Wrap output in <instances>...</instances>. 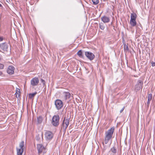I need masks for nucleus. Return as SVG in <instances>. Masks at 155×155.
<instances>
[{"instance_id": "a211bd4d", "label": "nucleus", "mask_w": 155, "mask_h": 155, "mask_svg": "<svg viewBox=\"0 0 155 155\" xmlns=\"http://www.w3.org/2000/svg\"><path fill=\"white\" fill-rule=\"evenodd\" d=\"M37 94V92H35V93L32 94H29L28 95L29 98L32 99L34 97L35 95Z\"/></svg>"}, {"instance_id": "423d86ee", "label": "nucleus", "mask_w": 155, "mask_h": 155, "mask_svg": "<svg viewBox=\"0 0 155 155\" xmlns=\"http://www.w3.org/2000/svg\"><path fill=\"white\" fill-rule=\"evenodd\" d=\"M45 137L47 140H51L53 137V134L51 131H46L45 133Z\"/></svg>"}, {"instance_id": "2f4dec72", "label": "nucleus", "mask_w": 155, "mask_h": 155, "mask_svg": "<svg viewBox=\"0 0 155 155\" xmlns=\"http://www.w3.org/2000/svg\"><path fill=\"white\" fill-rule=\"evenodd\" d=\"M102 143H103V145L104 147V149H105V150H106V147L105 146H104V142H102Z\"/></svg>"}, {"instance_id": "ddd939ff", "label": "nucleus", "mask_w": 155, "mask_h": 155, "mask_svg": "<svg viewBox=\"0 0 155 155\" xmlns=\"http://www.w3.org/2000/svg\"><path fill=\"white\" fill-rule=\"evenodd\" d=\"M64 98L65 100L69 99L71 96V94L69 92H64L63 93Z\"/></svg>"}, {"instance_id": "9b49d317", "label": "nucleus", "mask_w": 155, "mask_h": 155, "mask_svg": "<svg viewBox=\"0 0 155 155\" xmlns=\"http://www.w3.org/2000/svg\"><path fill=\"white\" fill-rule=\"evenodd\" d=\"M102 21L104 23H108L110 21V18L105 15H104L101 18Z\"/></svg>"}, {"instance_id": "0eeeda50", "label": "nucleus", "mask_w": 155, "mask_h": 155, "mask_svg": "<svg viewBox=\"0 0 155 155\" xmlns=\"http://www.w3.org/2000/svg\"><path fill=\"white\" fill-rule=\"evenodd\" d=\"M85 55L90 61L93 60L95 57L93 53L89 51H85Z\"/></svg>"}, {"instance_id": "f3484780", "label": "nucleus", "mask_w": 155, "mask_h": 155, "mask_svg": "<svg viewBox=\"0 0 155 155\" xmlns=\"http://www.w3.org/2000/svg\"><path fill=\"white\" fill-rule=\"evenodd\" d=\"M17 155H22L23 149H17Z\"/></svg>"}, {"instance_id": "f03ea898", "label": "nucleus", "mask_w": 155, "mask_h": 155, "mask_svg": "<svg viewBox=\"0 0 155 155\" xmlns=\"http://www.w3.org/2000/svg\"><path fill=\"white\" fill-rule=\"evenodd\" d=\"M70 118L65 117L61 125V129L65 134L69 124Z\"/></svg>"}, {"instance_id": "b1692460", "label": "nucleus", "mask_w": 155, "mask_h": 155, "mask_svg": "<svg viewBox=\"0 0 155 155\" xmlns=\"http://www.w3.org/2000/svg\"><path fill=\"white\" fill-rule=\"evenodd\" d=\"M94 5H96L99 3V0H92Z\"/></svg>"}, {"instance_id": "a878e982", "label": "nucleus", "mask_w": 155, "mask_h": 155, "mask_svg": "<svg viewBox=\"0 0 155 155\" xmlns=\"http://www.w3.org/2000/svg\"><path fill=\"white\" fill-rule=\"evenodd\" d=\"M41 82L43 84V85L44 86H45V81L43 79H41Z\"/></svg>"}, {"instance_id": "cd10ccee", "label": "nucleus", "mask_w": 155, "mask_h": 155, "mask_svg": "<svg viewBox=\"0 0 155 155\" xmlns=\"http://www.w3.org/2000/svg\"><path fill=\"white\" fill-rule=\"evenodd\" d=\"M151 65L152 67H154L155 66V62H154L152 61L151 62Z\"/></svg>"}, {"instance_id": "39448f33", "label": "nucleus", "mask_w": 155, "mask_h": 155, "mask_svg": "<svg viewBox=\"0 0 155 155\" xmlns=\"http://www.w3.org/2000/svg\"><path fill=\"white\" fill-rule=\"evenodd\" d=\"M55 105L58 110H60L63 106V102L61 100H56L55 102Z\"/></svg>"}, {"instance_id": "c9c22d12", "label": "nucleus", "mask_w": 155, "mask_h": 155, "mask_svg": "<svg viewBox=\"0 0 155 155\" xmlns=\"http://www.w3.org/2000/svg\"><path fill=\"white\" fill-rule=\"evenodd\" d=\"M112 22H111V25H112Z\"/></svg>"}, {"instance_id": "4468645a", "label": "nucleus", "mask_w": 155, "mask_h": 155, "mask_svg": "<svg viewBox=\"0 0 155 155\" xmlns=\"http://www.w3.org/2000/svg\"><path fill=\"white\" fill-rule=\"evenodd\" d=\"M136 20H130V23L131 27H134L136 26L137 23Z\"/></svg>"}, {"instance_id": "6e6552de", "label": "nucleus", "mask_w": 155, "mask_h": 155, "mask_svg": "<svg viewBox=\"0 0 155 155\" xmlns=\"http://www.w3.org/2000/svg\"><path fill=\"white\" fill-rule=\"evenodd\" d=\"M8 45L6 43H4L0 44V49L4 51H8Z\"/></svg>"}, {"instance_id": "7ed1b4c3", "label": "nucleus", "mask_w": 155, "mask_h": 155, "mask_svg": "<svg viewBox=\"0 0 155 155\" xmlns=\"http://www.w3.org/2000/svg\"><path fill=\"white\" fill-rule=\"evenodd\" d=\"M60 118L58 115L54 116L52 119L51 124L55 127L58 126L59 124Z\"/></svg>"}, {"instance_id": "20e7f679", "label": "nucleus", "mask_w": 155, "mask_h": 155, "mask_svg": "<svg viewBox=\"0 0 155 155\" xmlns=\"http://www.w3.org/2000/svg\"><path fill=\"white\" fill-rule=\"evenodd\" d=\"M143 81L140 80L138 81L137 84H136L135 87V90L136 91H137L140 89H142L143 87Z\"/></svg>"}, {"instance_id": "393cba45", "label": "nucleus", "mask_w": 155, "mask_h": 155, "mask_svg": "<svg viewBox=\"0 0 155 155\" xmlns=\"http://www.w3.org/2000/svg\"><path fill=\"white\" fill-rule=\"evenodd\" d=\"M152 95L151 94H148V100L151 101L152 99Z\"/></svg>"}, {"instance_id": "72a5a7b5", "label": "nucleus", "mask_w": 155, "mask_h": 155, "mask_svg": "<svg viewBox=\"0 0 155 155\" xmlns=\"http://www.w3.org/2000/svg\"><path fill=\"white\" fill-rule=\"evenodd\" d=\"M125 49H126V50H128V47L127 46L126 47Z\"/></svg>"}, {"instance_id": "f8f14e48", "label": "nucleus", "mask_w": 155, "mask_h": 155, "mask_svg": "<svg viewBox=\"0 0 155 155\" xmlns=\"http://www.w3.org/2000/svg\"><path fill=\"white\" fill-rule=\"evenodd\" d=\"M14 68L12 66H10L8 67L7 70V73L9 74H12L14 73Z\"/></svg>"}, {"instance_id": "1a4fd4ad", "label": "nucleus", "mask_w": 155, "mask_h": 155, "mask_svg": "<svg viewBox=\"0 0 155 155\" xmlns=\"http://www.w3.org/2000/svg\"><path fill=\"white\" fill-rule=\"evenodd\" d=\"M39 82V80L37 77L33 78L31 81V84L33 86H37Z\"/></svg>"}, {"instance_id": "f257e3e1", "label": "nucleus", "mask_w": 155, "mask_h": 155, "mask_svg": "<svg viewBox=\"0 0 155 155\" xmlns=\"http://www.w3.org/2000/svg\"><path fill=\"white\" fill-rule=\"evenodd\" d=\"M114 130V127H111L107 131H106L105 134L104 142L107 144L111 139Z\"/></svg>"}, {"instance_id": "aec40b11", "label": "nucleus", "mask_w": 155, "mask_h": 155, "mask_svg": "<svg viewBox=\"0 0 155 155\" xmlns=\"http://www.w3.org/2000/svg\"><path fill=\"white\" fill-rule=\"evenodd\" d=\"M99 26L102 30H104L105 27L104 24L102 22H101L99 24Z\"/></svg>"}, {"instance_id": "5701e85b", "label": "nucleus", "mask_w": 155, "mask_h": 155, "mask_svg": "<svg viewBox=\"0 0 155 155\" xmlns=\"http://www.w3.org/2000/svg\"><path fill=\"white\" fill-rule=\"evenodd\" d=\"M110 151L114 153H116L117 150V149L114 147H113L111 149Z\"/></svg>"}, {"instance_id": "2eb2a0df", "label": "nucleus", "mask_w": 155, "mask_h": 155, "mask_svg": "<svg viewBox=\"0 0 155 155\" xmlns=\"http://www.w3.org/2000/svg\"><path fill=\"white\" fill-rule=\"evenodd\" d=\"M137 15L136 13L133 12L130 15V20H136Z\"/></svg>"}, {"instance_id": "4be33fe9", "label": "nucleus", "mask_w": 155, "mask_h": 155, "mask_svg": "<svg viewBox=\"0 0 155 155\" xmlns=\"http://www.w3.org/2000/svg\"><path fill=\"white\" fill-rule=\"evenodd\" d=\"M24 145V141H22L21 143H20L19 144V147H20V149H21L23 150V147Z\"/></svg>"}, {"instance_id": "7c9ffc66", "label": "nucleus", "mask_w": 155, "mask_h": 155, "mask_svg": "<svg viewBox=\"0 0 155 155\" xmlns=\"http://www.w3.org/2000/svg\"><path fill=\"white\" fill-rule=\"evenodd\" d=\"M3 38L2 37H0V41H3Z\"/></svg>"}, {"instance_id": "9d476101", "label": "nucleus", "mask_w": 155, "mask_h": 155, "mask_svg": "<svg viewBox=\"0 0 155 155\" xmlns=\"http://www.w3.org/2000/svg\"><path fill=\"white\" fill-rule=\"evenodd\" d=\"M37 149L38 150V154L39 155L42 153L43 150L44 149V147L41 144H38Z\"/></svg>"}, {"instance_id": "c756f323", "label": "nucleus", "mask_w": 155, "mask_h": 155, "mask_svg": "<svg viewBox=\"0 0 155 155\" xmlns=\"http://www.w3.org/2000/svg\"><path fill=\"white\" fill-rule=\"evenodd\" d=\"M124 108H125V107H124L122 108V109L120 110V113H121V112H122V111H123V110H124Z\"/></svg>"}, {"instance_id": "f704fd0d", "label": "nucleus", "mask_w": 155, "mask_h": 155, "mask_svg": "<svg viewBox=\"0 0 155 155\" xmlns=\"http://www.w3.org/2000/svg\"><path fill=\"white\" fill-rule=\"evenodd\" d=\"M2 6V5L0 4V7H1Z\"/></svg>"}, {"instance_id": "6ab92c4d", "label": "nucleus", "mask_w": 155, "mask_h": 155, "mask_svg": "<svg viewBox=\"0 0 155 155\" xmlns=\"http://www.w3.org/2000/svg\"><path fill=\"white\" fill-rule=\"evenodd\" d=\"M77 54L80 58H83L84 55L82 54L81 50H79L77 53Z\"/></svg>"}, {"instance_id": "412c9836", "label": "nucleus", "mask_w": 155, "mask_h": 155, "mask_svg": "<svg viewBox=\"0 0 155 155\" xmlns=\"http://www.w3.org/2000/svg\"><path fill=\"white\" fill-rule=\"evenodd\" d=\"M43 120V118L41 116H39L37 118V121L38 124H41Z\"/></svg>"}, {"instance_id": "bb28decb", "label": "nucleus", "mask_w": 155, "mask_h": 155, "mask_svg": "<svg viewBox=\"0 0 155 155\" xmlns=\"http://www.w3.org/2000/svg\"><path fill=\"white\" fill-rule=\"evenodd\" d=\"M4 65L2 64H0V69H3L4 68Z\"/></svg>"}, {"instance_id": "473e14b6", "label": "nucleus", "mask_w": 155, "mask_h": 155, "mask_svg": "<svg viewBox=\"0 0 155 155\" xmlns=\"http://www.w3.org/2000/svg\"><path fill=\"white\" fill-rule=\"evenodd\" d=\"M2 71H0V75H2Z\"/></svg>"}, {"instance_id": "c85d7f7f", "label": "nucleus", "mask_w": 155, "mask_h": 155, "mask_svg": "<svg viewBox=\"0 0 155 155\" xmlns=\"http://www.w3.org/2000/svg\"><path fill=\"white\" fill-rule=\"evenodd\" d=\"M150 101H151L148 100L147 102V106H149V105H150Z\"/></svg>"}, {"instance_id": "dca6fc26", "label": "nucleus", "mask_w": 155, "mask_h": 155, "mask_svg": "<svg viewBox=\"0 0 155 155\" xmlns=\"http://www.w3.org/2000/svg\"><path fill=\"white\" fill-rule=\"evenodd\" d=\"M20 93L21 91L20 89L16 88V92L15 93V94L16 95V97L17 98L19 97L20 96Z\"/></svg>"}]
</instances>
